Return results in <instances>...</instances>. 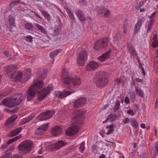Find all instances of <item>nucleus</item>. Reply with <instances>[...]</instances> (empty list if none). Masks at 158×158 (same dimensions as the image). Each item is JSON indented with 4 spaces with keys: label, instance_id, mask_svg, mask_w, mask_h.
<instances>
[{
    "label": "nucleus",
    "instance_id": "f257e3e1",
    "mask_svg": "<svg viewBox=\"0 0 158 158\" xmlns=\"http://www.w3.org/2000/svg\"><path fill=\"white\" fill-rule=\"evenodd\" d=\"M61 79L62 82L68 85L69 89L81 84L80 77L78 76L69 77L67 76V71L64 69L62 71Z\"/></svg>",
    "mask_w": 158,
    "mask_h": 158
},
{
    "label": "nucleus",
    "instance_id": "f03ea898",
    "mask_svg": "<svg viewBox=\"0 0 158 158\" xmlns=\"http://www.w3.org/2000/svg\"><path fill=\"white\" fill-rule=\"evenodd\" d=\"M24 97L22 94L17 93L9 99H4L2 101V103L9 107H15L23 102Z\"/></svg>",
    "mask_w": 158,
    "mask_h": 158
},
{
    "label": "nucleus",
    "instance_id": "7ed1b4c3",
    "mask_svg": "<svg viewBox=\"0 0 158 158\" xmlns=\"http://www.w3.org/2000/svg\"><path fill=\"white\" fill-rule=\"evenodd\" d=\"M43 85V82L41 80H39L30 86L26 93V95L27 100L31 101L35 97L37 90L42 88Z\"/></svg>",
    "mask_w": 158,
    "mask_h": 158
},
{
    "label": "nucleus",
    "instance_id": "20e7f679",
    "mask_svg": "<svg viewBox=\"0 0 158 158\" xmlns=\"http://www.w3.org/2000/svg\"><path fill=\"white\" fill-rule=\"evenodd\" d=\"M70 113L72 114L71 123L72 124H81L84 118L85 113L78 110H71Z\"/></svg>",
    "mask_w": 158,
    "mask_h": 158
},
{
    "label": "nucleus",
    "instance_id": "39448f33",
    "mask_svg": "<svg viewBox=\"0 0 158 158\" xmlns=\"http://www.w3.org/2000/svg\"><path fill=\"white\" fill-rule=\"evenodd\" d=\"M109 76L107 72H100L97 76L95 83L98 87H105L108 82Z\"/></svg>",
    "mask_w": 158,
    "mask_h": 158
},
{
    "label": "nucleus",
    "instance_id": "423d86ee",
    "mask_svg": "<svg viewBox=\"0 0 158 158\" xmlns=\"http://www.w3.org/2000/svg\"><path fill=\"white\" fill-rule=\"evenodd\" d=\"M16 66L15 64L8 66L6 68L7 73L9 74V75L10 77L13 79V80L21 81L22 79L23 73L21 72H19L15 74V72L16 71Z\"/></svg>",
    "mask_w": 158,
    "mask_h": 158
},
{
    "label": "nucleus",
    "instance_id": "0eeeda50",
    "mask_svg": "<svg viewBox=\"0 0 158 158\" xmlns=\"http://www.w3.org/2000/svg\"><path fill=\"white\" fill-rule=\"evenodd\" d=\"M32 145V141L30 140H26L19 145L18 149L21 153L25 154L31 150Z\"/></svg>",
    "mask_w": 158,
    "mask_h": 158
},
{
    "label": "nucleus",
    "instance_id": "6e6552de",
    "mask_svg": "<svg viewBox=\"0 0 158 158\" xmlns=\"http://www.w3.org/2000/svg\"><path fill=\"white\" fill-rule=\"evenodd\" d=\"M108 43L107 38L105 37L98 40L95 43L94 48L96 50L106 48Z\"/></svg>",
    "mask_w": 158,
    "mask_h": 158
},
{
    "label": "nucleus",
    "instance_id": "1a4fd4ad",
    "mask_svg": "<svg viewBox=\"0 0 158 158\" xmlns=\"http://www.w3.org/2000/svg\"><path fill=\"white\" fill-rule=\"evenodd\" d=\"M53 90V87L48 86L41 90L39 93L38 99V101H42L46 95Z\"/></svg>",
    "mask_w": 158,
    "mask_h": 158
},
{
    "label": "nucleus",
    "instance_id": "9d476101",
    "mask_svg": "<svg viewBox=\"0 0 158 158\" xmlns=\"http://www.w3.org/2000/svg\"><path fill=\"white\" fill-rule=\"evenodd\" d=\"M55 113L54 110H47L39 115L37 118L38 120L40 121L46 120L51 118Z\"/></svg>",
    "mask_w": 158,
    "mask_h": 158
},
{
    "label": "nucleus",
    "instance_id": "9b49d317",
    "mask_svg": "<svg viewBox=\"0 0 158 158\" xmlns=\"http://www.w3.org/2000/svg\"><path fill=\"white\" fill-rule=\"evenodd\" d=\"M87 59L86 52L83 50L80 52L77 57V64L79 66H82L84 64L85 62Z\"/></svg>",
    "mask_w": 158,
    "mask_h": 158
},
{
    "label": "nucleus",
    "instance_id": "f8f14e48",
    "mask_svg": "<svg viewBox=\"0 0 158 158\" xmlns=\"http://www.w3.org/2000/svg\"><path fill=\"white\" fill-rule=\"evenodd\" d=\"M66 144V143L63 141H59L55 143L52 144L48 146V148L51 151L57 150Z\"/></svg>",
    "mask_w": 158,
    "mask_h": 158
},
{
    "label": "nucleus",
    "instance_id": "ddd939ff",
    "mask_svg": "<svg viewBox=\"0 0 158 158\" xmlns=\"http://www.w3.org/2000/svg\"><path fill=\"white\" fill-rule=\"evenodd\" d=\"M66 144V143L63 141H59L55 143L52 144L48 146V148L51 151L57 150Z\"/></svg>",
    "mask_w": 158,
    "mask_h": 158
},
{
    "label": "nucleus",
    "instance_id": "4468645a",
    "mask_svg": "<svg viewBox=\"0 0 158 158\" xmlns=\"http://www.w3.org/2000/svg\"><path fill=\"white\" fill-rule=\"evenodd\" d=\"M73 92H74V91L72 92L68 90L63 91L62 93L60 91H57L55 92L54 95L56 97L62 99L69 95Z\"/></svg>",
    "mask_w": 158,
    "mask_h": 158
},
{
    "label": "nucleus",
    "instance_id": "2eb2a0df",
    "mask_svg": "<svg viewBox=\"0 0 158 158\" xmlns=\"http://www.w3.org/2000/svg\"><path fill=\"white\" fill-rule=\"evenodd\" d=\"M86 98H82L76 100L73 103V106L76 108L80 107L84 105L86 102Z\"/></svg>",
    "mask_w": 158,
    "mask_h": 158
},
{
    "label": "nucleus",
    "instance_id": "dca6fc26",
    "mask_svg": "<svg viewBox=\"0 0 158 158\" xmlns=\"http://www.w3.org/2000/svg\"><path fill=\"white\" fill-rule=\"evenodd\" d=\"M79 127L76 126H74L69 127L66 131L65 134L68 135L72 136L77 133Z\"/></svg>",
    "mask_w": 158,
    "mask_h": 158
},
{
    "label": "nucleus",
    "instance_id": "f3484780",
    "mask_svg": "<svg viewBox=\"0 0 158 158\" xmlns=\"http://www.w3.org/2000/svg\"><path fill=\"white\" fill-rule=\"evenodd\" d=\"M99 65V64L94 61H91L87 64L86 67L87 70H92L97 68Z\"/></svg>",
    "mask_w": 158,
    "mask_h": 158
},
{
    "label": "nucleus",
    "instance_id": "a211bd4d",
    "mask_svg": "<svg viewBox=\"0 0 158 158\" xmlns=\"http://www.w3.org/2000/svg\"><path fill=\"white\" fill-rule=\"evenodd\" d=\"M111 53V50H109L102 56L98 57L97 59L101 62H103L109 59Z\"/></svg>",
    "mask_w": 158,
    "mask_h": 158
},
{
    "label": "nucleus",
    "instance_id": "6ab92c4d",
    "mask_svg": "<svg viewBox=\"0 0 158 158\" xmlns=\"http://www.w3.org/2000/svg\"><path fill=\"white\" fill-rule=\"evenodd\" d=\"M48 123L41 125L39 127L37 128L36 131V133L38 135H41L43 132L47 130L48 128Z\"/></svg>",
    "mask_w": 158,
    "mask_h": 158
},
{
    "label": "nucleus",
    "instance_id": "aec40b11",
    "mask_svg": "<svg viewBox=\"0 0 158 158\" xmlns=\"http://www.w3.org/2000/svg\"><path fill=\"white\" fill-rule=\"evenodd\" d=\"M75 13L81 21H84L85 20L86 17L80 10L77 9L75 11Z\"/></svg>",
    "mask_w": 158,
    "mask_h": 158
},
{
    "label": "nucleus",
    "instance_id": "412c9836",
    "mask_svg": "<svg viewBox=\"0 0 158 158\" xmlns=\"http://www.w3.org/2000/svg\"><path fill=\"white\" fill-rule=\"evenodd\" d=\"M127 48L128 50V53L133 58L136 57L137 54L134 47L132 45H131L128 46Z\"/></svg>",
    "mask_w": 158,
    "mask_h": 158
},
{
    "label": "nucleus",
    "instance_id": "4be33fe9",
    "mask_svg": "<svg viewBox=\"0 0 158 158\" xmlns=\"http://www.w3.org/2000/svg\"><path fill=\"white\" fill-rule=\"evenodd\" d=\"M22 129V127H19L16 129L9 132L8 135L9 137H13L18 134L21 131Z\"/></svg>",
    "mask_w": 158,
    "mask_h": 158
},
{
    "label": "nucleus",
    "instance_id": "5701e85b",
    "mask_svg": "<svg viewBox=\"0 0 158 158\" xmlns=\"http://www.w3.org/2000/svg\"><path fill=\"white\" fill-rule=\"evenodd\" d=\"M17 116L16 115H14L10 117L7 121L5 123V125L6 126H11L13 122L17 118Z\"/></svg>",
    "mask_w": 158,
    "mask_h": 158
},
{
    "label": "nucleus",
    "instance_id": "b1692460",
    "mask_svg": "<svg viewBox=\"0 0 158 158\" xmlns=\"http://www.w3.org/2000/svg\"><path fill=\"white\" fill-rule=\"evenodd\" d=\"M142 23V20L139 19L137 23L135 26V28L134 30V33L135 34H136L138 32V31L140 30Z\"/></svg>",
    "mask_w": 158,
    "mask_h": 158
},
{
    "label": "nucleus",
    "instance_id": "393cba45",
    "mask_svg": "<svg viewBox=\"0 0 158 158\" xmlns=\"http://www.w3.org/2000/svg\"><path fill=\"white\" fill-rule=\"evenodd\" d=\"M152 46L154 48L158 46V40L157 35L156 33L155 34L154 37L152 39Z\"/></svg>",
    "mask_w": 158,
    "mask_h": 158
},
{
    "label": "nucleus",
    "instance_id": "a878e982",
    "mask_svg": "<svg viewBox=\"0 0 158 158\" xmlns=\"http://www.w3.org/2000/svg\"><path fill=\"white\" fill-rule=\"evenodd\" d=\"M61 130L60 127H56L52 130V133L54 136H56L61 132Z\"/></svg>",
    "mask_w": 158,
    "mask_h": 158
},
{
    "label": "nucleus",
    "instance_id": "bb28decb",
    "mask_svg": "<svg viewBox=\"0 0 158 158\" xmlns=\"http://www.w3.org/2000/svg\"><path fill=\"white\" fill-rule=\"evenodd\" d=\"M130 122L131 126L135 128L139 127V124L136 119L132 118L130 119Z\"/></svg>",
    "mask_w": 158,
    "mask_h": 158
},
{
    "label": "nucleus",
    "instance_id": "cd10ccee",
    "mask_svg": "<svg viewBox=\"0 0 158 158\" xmlns=\"http://www.w3.org/2000/svg\"><path fill=\"white\" fill-rule=\"evenodd\" d=\"M135 88L137 95L141 98H144V94L143 91L141 88H139L136 86H135Z\"/></svg>",
    "mask_w": 158,
    "mask_h": 158
},
{
    "label": "nucleus",
    "instance_id": "c85d7f7f",
    "mask_svg": "<svg viewBox=\"0 0 158 158\" xmlns=\"http://www.w3.org/2000/svg\"><path fill=\"white\" fill-rule=\"evenodd\" d=\"M34 25L37 28H38V29L41 32L43 33L44 34H46L47 33V31L45 30L44 28L40 24L37 23H35L34 24Z\"/></svg>",
    "mask_w": 158,
    "mask_h": 158
},
{
    "label": "nucleus",
    "instance_id": "c756f323",
    "mask_svg": "<svg viewBox=\"0 0 158 158\" xmlns=\"http://www.w3.org/2000/svg\"><path fill=\"white\" fill-rule=\"evenodd\" d=\"M118 118V116L116 114H111L108 115L107 119H109L110 122H112Z\"/></svg>",
    "mask_w": 158,
    "mask_h": 158
},
{
    "label": "nucleus",
    "instance_id": "7c9ffc66",
    "mask_svg": "<svg viewBox=\"0 0 158 158\" xmlns=\"http://www.w3.org/2000/svg\"><path fill=\"white\" fill-rule=\"evenodd\" d=\"M21 135H19L16 136H15V137L9 139L7 142V143H8V144L11 143H12L17 140L18 139L21 138Z\"/></svg>",
    "mask_w": 158,
    "mask_h": 158
},
{
    "label": "nucleus",
    "instance_id": "2f4dec72",
    "mask_svg": "<svg viewBox=\"0 0 158 158\" xmlns=\"http://www.w3.org/2000/svg\"><path fill=\"white\" fill-rule=\"evenodd\" d=\"M152 21H148L147 26V34L151 31L152 26L154 23H152Z\"/></svg>",
    "mask_w": 158,
    "mask_h": 158
},
{
    "label": "nucleus",
    "instance_id": "473e14b6",
    "mask_svg": "<svg viewBox=\"0 0 158 158\" xmlns=\"http://www.w3.org/2000/svg\"><path fill=\"white\" fill-rule=\"evenodd\" d=\"M60 51L59 50L57 49L51 52L49 56L52 58H53L55 57L56 56L57 54L59 53Z\"/></svg>",
    "mask_w": 158,
    "mask_h": 158
},
{
    "label": "nucleus",
    "instance_id": "72a5a7b5",
    "mask_svg": "<svg viewBox=\"0 0 158 158\" xmlns=\"http://www.w3.org/2000/svg\"><path fill=\"white\" fill-rule=\"evenodd\" d=\"M102 15L105 17H107L110 14V11L106 8L102 10Z\"/></svg>",
    "mask_w": 158,
    "mask_h": 158
},
{
    "label": "nucleus",
    "instance_id": "f704fd0d",
    "mask_svg": "<svg viewBox=\"0 0 158 158\" xmlns=\"http://www.w3.org/2000/svg\"><path fill=\"white\" fill-rule=\"evenodd\" d=\"M25 75L27 77L25 78V81H27L30 77L31 75V70L30 69H26Z\"/></svg>",
    "mask_w": 158,
    "mask_h": 158
},
{
    "label": "nucleus",
    "instance_id": "c9c22d12",
    "mask_svg": "<svg viewBox=\"0 0 158 158\" xmlns=\"http://www.w3.org/2000/svg\"><path fill=\"white\" fill-rule=\"evenodd\" d=\"M120 105V102L119 100H117L115 102V104L114 108V111L115 112L118 110L119 109Z\"/></svg>",
    "mask_w": 158,
    "mask_h": 158
},
{
    "label": "nucleus",
    "instance_id": "e433bc0d",
    "mask_svg": "<svg viewBox=\"0 0 158 158\" xmlns=\"http://www.w3.org/2000/svg\"><path fill=\"white\" fill-rule=\"evenodd\" d=\"M40 11L42 15L47 19L48 20L50 19L49 15L47 11L42 10H40Z\"/></svg>",
    "mask_w": 158,
    "mask_h": 158
},
{
    "label": "nucleus",
    "instance_id": "4c0bfd02",
    "mask_svg": "<svg viewBox=\"0 0 158 158\" xmlns=\"http://www.w3.org/2000/svg\"><path fill=\"white\" fill-rule=\"evenodd\" d=\"M25 27L26 29L29 31H31L33 28V27L31 25L28 23H26L25 24Z\"/></svg>",
    "mask_w": 158,
    "mask_h": 158
},
{
    "label": "nucleus",
    "instance_id": "58836bf2",
    "mask_svg": "<svg viewBox=\"0 0 158 158\" xmlns=\"http://www.w3.org/2000/svg\"><path fill=\"white\" fill-rule=\"evenodd\" d=\"M130 98L131 101L134 102L135 98V94L134 92H131L130 93Z\"/></svg>",
    "mask_w": 158,
    "mask_h": 158
},
{
    "label": "nucleus",
    "instance_id": "ea45409f",
    "mask_svg": "<svg viewBox=\"0 0 158 158\" xmlns=\"http://www.w3.org/2000/svg\"><path fill=\"white\" fill-rule=\"evenodd\" d=\"M32 118L31 116H29L27 118H26L25 119H23L22 122V123L23 124H24L26 123H27L29 122Z\"/></svg>",
    "mask_w": 158,
    "mask_h": 158
},
{
    "label": "nucleus",
    "instance_id": "a19ab883",
    "mask_svg": "<svg viewBox=\"0 0 158 158\" xmlns=\"http://www.w3.org/2000/svg\"><path fill=\"white\" fill-rule=\"evenodd\" d=\"M85 148V143L84 142H82L80 145L79 148V150L81 152H82Z\"/></svg>",
    "mask_w": 158,
    "mask_h": 158
},
{
    "label": "nucleus",
    "instance_id": "79ce46f5",
    "mask_svg": "<svg viewBox=\"0 0 158 158\" xmlns=\"http://www.w3.org/2000/svg\"><path fill=\"white\" fill-rule=\"evenodd\" d=\"M61 30L60 29H55L53 32V34L55 35H58L60 33Z\"/></svg>",
    "mask_w": 158,
    "mask_h": 158
},
{
    "label": "nucleus",
    "instance_id": "37998d69",
    "mask_svg": "<svg viewBox=\"0 0 158 158\" xmlns=\"http://www.w3.org/2000/svg\"><path fill=\"white\" fill-rule=\"evenodd\" d=\"M156 151L153 152L151 155L152 156V158H155L157 155V153L158 152V148H156Z\"/></svg>",
    "mask_w": 158,
    "mask_h": 158
},
{
    "label": "nucleus",
    "instance_id": "c03bdc74",
    "mask_svg": "<svg viewBox=\"0 0 158 158\" xmlns=\"http://www.w3.org/2000/svg\"><path fill=\"white\" fill-rule=\"evenodd\" d=\"M68 15L70 20L74 22L75 20V18L73 15V13L72 12V13L69 14Z\"/></svg>",
    "mask_w": 158,
    "mask_h": 158
},
{
    "label": "nucleus",
    "instance_id": "a18cd8bd",
    "mask_svg": "<svg viewBox=\"0 0 158 158\" xmlns=\"http://www.w3.org/2000/svg\"><path fill=\"white\" fill-rule=\"evenodd\" d=\"M25 40L27 41L32 42V37L30 35H28L25 37Z\"/></svg>",
    "mask_w": 158,
    "mask_h": 158
},
{
    "label": "nucleus",
    "instance_id": "49530a36",
    "mask_svg": "<svg viewBox=\"0 0 158 158\" xmlns=\"http://www.w3.org/2000/svg\"><path fill=\"white\" fill-rule=\"evenodd\" d=\"M19 0H17L13 1L10 4V7H12L13 6L16 5L17 3H19Z\"/></svg>",
    "mask_w": 158,
    "mask_h": 158
},
{
    "label": "nucleus",
    "instance_id": "de8ad7c7",
    "mask_svg": "<svg viewBox=\"0 0 158 158\" xmlns=\"http://www.w3.org/2000/svg\"><path fill=\"white\" fill-rule=\"evenodd\" d=\"M148 17L149 19H150V20L149 21H150L152 20V23H154V21L155 20V18L154 17V16L152 15V14L151 15L148 16Z\"/></svg>",
    "mask_w": 158,
    "mask_h": 158
},
{
    "label": "nucleus",
    "instance_id": "09e8293b",
    "mask_svg": "<svg viewBox=\"0 0 158 158\" xmlns=\"http://www.w3.org/2000/svg\"><path fill=\"white\" fill-rule=\"evenodd\" d=\"M127 113L129 115L131 116H134V113L132 110H128L127 111Z\"/></svg>",
    "mask_w": 158,
    "mask_h": 158
},
{
    "label": "nucleus",
    "instance_id": "8fccbe9b",
    "mask_svg": "<svg viewBox=\"0 0 158 158\" xmlns=\"http://www.w3.org/2000/svg\"><path fill=\"white\" fill-rule=\"evenodd\" d=\"M130 122V119L128 118H126L123 120V123L124 124H126L128 123L129 122Z\"/></svg>",
    "mask_w": 158,
    "mask_h": 158
},
{
    "label": "nucleus",
    "instance_id": "3c124183",
    "mask_svg": "<svg viewBox=\"0 0 158 158\" xmlns=\"http://www.w3.org/2000/svg\"><path fill=\"white\" fill-rule=\"evenodd\" d=\"M158 68V64L157 63V61H156L154 63V69L155 71L156 72H157V69Z\"/></svg>",
    "mask_w": 158,
    "mask_h": 158
},
{
    "label": "nucleus",
    "instance_id": "603ef678",
    "mask_svg": "<svg viewBox=\"0 0 158 158\" xmlns=\"http://www.w3.org/2000/svg\"><path fill=\"white\" fill-rule=\"evenodd\" d=\"M124 102L126 104H128L130 103V101L129 98L127 97H126L125 98L124 100Z\"/></svg>",
    "mask_w": 158,
    "mask_h": 158
},
{
    "label": "nucleus",
    "instance_id": "864d4df0",
    "mask_svg": "<svg viewBox=\"0 0 158 158\" xmlns=\"http://www.w3.org/2000/svg\"><path fill=\"white\" fill-rule=\"evenodd\" d=\"M114 131V129H109L107 132L106 133V134L107 135H108L109 134H111Z\"/></svg>",
    "mask_w": 158,
    "mask_h": 158
},
{
    "label": "nucleus",
    "instance_id": "5fc2aeb1",
    "mask_svg": "<svg viewBox=\"0 0 158 158\" xmlns=\"http://www.w3.org/2000/svg\"><path fill=\"white\" fill-rule=\"evenodd\" d=\"M135 80L136 81L139 83H142L143 81V79H140L138 78H136Z\"/></svg>",
    "mask_w": 158,
    "mask_h": 158
},
{
    "label": "nucleus",
    "instance_id": "6e6d98bb",
    "mask_svg": "<svg viewBox=\"0 0 158 158\" xmlns=\"http://www.w3.org/2000/svg\"><path fill=\"white\" fill-rule=\"evenodd\" d=\"M22 156L19 154H15L14 155L13 158H22Z\"/></svg>",
    "mask_w": 158,
    "mask_h": 158
},
{
    "label": "nucleus",
    "instance_id": "4d7b16f0",
    "mask_svg": "<svg viewBox=\"0 0 158 158\" xmlns=\"http://www.w3.org/2000/svg\"><path fill=\"white\" fill-rule=\"evenodd\" d=\"M29 10L30 11V12H34L35 14V16L37 17V18H39L41 19L40 16L38 14H37L36 13H35V12L33 10Z\"/></svg>",
    "mask_w": 158,
    "mask_h": 158
},
{
    "label": "nucleus",
    "instance_id": "13d9d810",
    "mask_svg": "<svg viewBox=\"0 0 158 158\" xmlns=\"http://www.w3.org/2000/svg\"><path fill=\"white\" fill-rule=\"evenodd\" d=\"M15 23L13 22V23H11L10 25L9 28L10 31H11L12 26H13L15 27Z\"/></svg>",
    "mask_w": 158,
    "mask_h": 158
},
{
    "label": "nucleus",
    "instance_id": "bf43d9fd",
    "mask_svg": "<svg viewBox=\"0 0 158 158\" xmlns=\"http://www.w3.org/2000/svg\"><path fill=\"white\" fill-rule=\"evenodd\" d=\"M113 124L110 125H108L106 126V128L107 129H113Z\"/></svg>",
    "mask_w": 158,
    "mask_h": 158
},
{
    "label": "nucleus",
    "instance_id": "052dcab7",
    "mask_svg": "<svg viewBox=\"0 0 158 158\" xmlns=\"http://www.w3.org/2000/svg\"><path fill=\"white\" fill-rule=\"evenodd\" d=\"M65 10L67 11V12L68 14L69 15V14L70 13H72V12L68 8H67L65 9Z\"/></svg>",
    "mask_w": 158,
    "mask_h": 158
},
{
    "label": "nucleus",
    "instance_id": "680f3d73",
    "mask_svg": "<svg viewBox=\"0 0 158 158\" xmlns=\"http://www.w3.org/2000/svg\"><path fill=\"white\" fill-rule=\"evenodd\" d=\"M158 99H157L156 100L155 104V105L154 108L155 109H156L157 108L158 106Z\"/></svg>",
    "mask_w": 158,
    "mask_h": 158
},
{
    "label": "nucleus",
    "instance_id": "e2e57ef3",
    "mask_svg": "<svg viewBox=\"0 0 158 158\" xmlns=\"http://www.w3.org/2000/svg\"><path fill=\"white\" fill-rule=\"evenodd\" d=\"M140 67L141 68V69L143 72V74L145 75V71H144V68H143V66H142V65H140Z\"/></svg>",
    "mask_w": 158,
    "mask_h": 158
},
{
    "label": "nucleus",
    "instance_id": "0e129e2a",
    "mask_svg": "<svg viewBox=\"0 0 158 158\" xmlns=\"http://www.w3.org/2000/svg\"><path fill=\"white\" fill-rule=\"evenodd\" d=\"M126 31H127V28H126V25H124V26H123V31H124V33L126 34L127 33Z\"/></svg>",
    "mask_w": 158,
    "mask_h": 158
},
{
    "label": "nucleus",
    "instance_id": "69168bd1",
    "mask_svg": "<svg viewBox=\"0 0 158 158\" xmlns=\"http://www.w3.org/2000/svg\"><path fill=\"white\" fill-rule=\"evenodd\" d=\"M3 53L4 55L7 57H8L9 56V53L8 52L5 51Z\"/></svg>",
    "mask_w": 158,
    "mask_h": 158
},
{
    "label": "nucleus",
    "instance_id": "338daca9",
    "mask_svg": "<svg viewBox=\"0 0 158 158\" xmlns=\"http://www.w3.org/2000/svg\"><path fill=\"white\" fill-rule=\"evenodd\" d=\"M134 107L135 108L134 110L136 111H137L139 110V107L137 104H135V106H134Z\"/></svg>",
    "mask_w": 158,
    "mask_h": 158
},
{
    "label": "nucleus",
    "instance_id": "774afa93",
    "mask_svg": "<svg viewBox=\"0 0 158 158\" xmlns=\"http://www.w3.org/2000/svg\"><path fill=\"white\" fill-rule=\"evenodd\" d=\"M140 127L142 128H146L145 125L144 123H141L140 125Z\"/></svg>",
    "mask_w": 158,
    "mask_h": 158
}]
</instances>
